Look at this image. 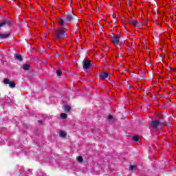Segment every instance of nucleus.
Wrapping results in <instances>:
<instances>
[{
	"label": "nucleus",
	"instance_id": "nucleus-10",
	"mask_svg": "<svg viewBox=\"0 0 176 176\" xmlns=\"http://www.w3.org/2000/svg\"><path fill=\"white\" fill-rule=\"evenodd\" d=\"M10 35V33H8V34H0V38L1 39H5L8 37H9V36Z\"/></svg>",
	"mask_w": 176,
	"mask_h": 176
},
{
	"label": "nucleus",
	"instance_id": "nucleus-11",
	"mask_svg": "<svg viewBox=\"0 0 176 176\" xmlns=\"http://www.w3.org/2000/svg\"><path fill=\"white\" fill-rule=\"evenodd\" d=\"M14 58H16V60H19V61H23V56H21V55L17 54L14 56Z\"/></svg>",
	"mask_w": 176,
	"mask_h": 176
},
{
	"label": "nucleus",
	"instance_id": "nucleus-9",
	"mask_svg": "<svg viewBox=\"0 0 176 176\" xmlns=\"http://www.w3.org/2000/svg\"><path fill=\"white\" fill-rule=\"evenodd\" d=\"M131 25H133V27H137L138 25V22L135 19H131L129 21Z\"/></svg>",
	"mask_w": 176,
	"mask_h": 176
},
{
	"label": "nucleus",
	"instance_id": "nucleus-20",
	"mask_svg": "<svg viewBox=\"0 0 176 176\" xmlns=\"http://www.w3.org/2000/svg\"><path fill=\"white\" fill-rule=\"evenodd\" d=\"M170 71H173V72H175L176 74V68L175 67H170Z\"/></svg>",
	"mask_w": 176,
	"mask_h": 176
},
{
	"label": "nucleus",
	"instance_id": "nucleus-16",
	"mask_svg": "<svg viewBox=\"0 0 176 176\" xmlns=\"http://www.w3.org/2000/svg\"><path fill=\"white\" fill-rule=\"evenodd\" d=\"M77 160L78 162H80V163H82V162H83V157L79 156L77 157Z\"/></svg>",
	"mask_w": 176,
	"mask_h": 176
},
{
	"label": "nucleus",
	"instance_id": "nucleus-4",
	"mask_svg": "<svg viewBox=\"0 0 176 176\" xmlns=\"http://www.w3.org/2000/svg\"><path fill=\"white\" fill-rule=\"evenodd\" d=\"M100 79L105 80V79H109V72H104L100 73Z\"/></svg>",
	"mask_w": 176,
	"mask_h": 176
},
{
	"label": "nucleus",
	"instance_id": "nucleus-15",
	"mask_svg": "<svg viewBox=\"0 0 176 176\" xmlns=\"http://www.w3.org/2000/svg\"><path fill=\"white\" fill-rule=\"evenodd\" d=\"M60 118H61L62 119H67V114H65V113H61V114H60Z\"/></svg>",
	"mask_w": 176,
	"mask_h": 176
},
{
	"label": "nucleus",
	"instance_id": "nucleus-12",
	"mask_svg": "<svg viewBox=\"0 0 176 176\" xmlns=\"http://www.w3.org/2000/svg\"><path fill=\"white\" fill-rule=\"evenodd\" d=\"M71 107L69 105H65V112H70Z\"/></svg>",
	"mask_w": 176,
	"mask_h": 176
},
{
	"label": "nucleus",
	"instance_id": "nucleus-7",
	"mask_svg": "<svg viewBox=\"0 0 176 176\" xmlns=\"http://www.w3.org/2000/svg\"><path fill=\"white\" fill-rule=\"evenodd\" d=\"M58 24H59V25H67V24L68 23H67V21H65V19L64 21V19L60 18L58 21Z\"/></svg>",
	"mask_w": 176,
	"mask_h": 176
},
{
	"label": "nucleus",
	"instance_id": "nucleus-6",
	"mask_svg": "<svg viewBox=\"0 0 176 176\" xmlns=\"http://www.w3.org/2000/svg\"><path fill=\"white\" fill-rule=\"evenodd\" d=\"M151 125L154 129H159V126H160V122L159 120L153 121Z\"/></svg>",
	"mask_w": 176,
	"mask_h": 176
},
{
	"label": "nucleus",
	"instance_id": "nucleus-19",
	"mask_svg": "<svg viewBox=\"0 0 176 176\" xmlns=\"http://www.w3.org/2000/svg\"><path fill=\"white\" fill-rule=\"evenodd\" d=\"M56 74H57L58 76H60V75H61V74H63V72H61V70H57Z\"/></svg>",
	"mask_w": 176,
	"mask_h": 176
},
{
	"label": "nucleus",
	"instance_id": "nucleus-1",
	"mask_svg": "<svg viewBox=\"0 0 176 176\" xmlns=\"http://www.w3.org/2000/svg\"><path fill=\"white\" fill-rule=\"evenodd\" d=\"M92 62L89 59H85L83 61V68L84 69H89L91 68Z\"/></svg>",
	"mask_w": 176,
	"mask_h": 176
},
{
	"label": "nucleus",
	"instance_id": "nucleus-13",
	"mask_svg": "<svg viewBox=\"0 0 176 176\" xmlns=\"http://www.w3.org/2000/svg\"><path fill=\"white\" fill-rule=\"evenodd\" d=\"M23 69L25 71H28V69H30V65H28V64L23 65Z\"/></svg>",
	"mask_w": 176,
	"mask_h": 176
},
{
	"label": "nucleus",
	"instance_id": "nucleus-22",
	"mask_svg": "<svg viewBox=\"0 0 176 176\" xmlns=\"http://www.w3.org/2000/svg\"><path fill=\"white\" fill-rule=\"evenodd\" d=\"M130 168H131V170H134V168H135V166H130Z\"/></svg>",
	"mask_w": 176,
	"mask_h": 176
},
{
	"label": "nucleus",
	"instance_id": "nucleus-8",
	"mask_svg": "<svg viewBox=\"0 0 176 176\" xmlns=\"http://www.w3.org/2000/svg\"><path fill=\"white\" fill-rule=\"evenodd\" d=\"M65 19L66 23L68 24V23L71 22L72 21V15H71V14L65 15Z\"/></svg>",
	"mask_w": 176,
	"mask_h": 176
},
{
	"label": "nucleus",
	"instance_id": "nucleus-2",
	"mask_svg": "<svg viewBox=\"0 0 176 176\" xmlns=\"http://www.w3.org/2000/svg\"><path fill=\"white\" fill-rule=\"evenodd\" d=\"M111 42L115 45V46H119L120 45V39L119 38V36H114L111 38Z\"/></svg>",
	"mask_w": 176,
	"mask_h": 176
},
{
	"label": "nucleus",
	"instance_id": "nucleus-17",
	"mask_svg": "<svg viewBox=\"0 0 176 176\" xmlns=\"http://www.w3.org/2000/svg\"><path fill=\"white\" fill-rule=\"evenodd\" d=\"M133 141H135V142L140 141V138L138 136H133Z\"/></svg>",
	"mask_w": 176,
	"mask_h": 176
},
{
	"label": "nucleus",
	"instance_id": "nucleus-3",
	"mask_svg": "<svg viewBox=\"0 0 176 176\" xmlns=\"http://www.w3.org/2000/svg\"><path fill=\"white\" fill-rule=\"evenodd\" d=\"M64 34H65V30H64V28H58L56 33V36H57V38H61V36H63Z\"/></svg>",
	"mask_w": 176,
	"mask_h": 176
},
{
	"label": "nucleus",
	"instance_id": "nucleus-18",
	"mask_svg": "<svg viewBox=\"0 0 176 176\" xmlns=\"http://www.w3.org/2000/svg\"><path fill=\"white\" fill-rule=\"evenodd\" d=\"M6 23H8L6 21H3L2 23H0V27H3Z\"/></svg>",
	"mask_w": 176,
	"mask_h": 176
},
{
	"label": "nucleus",
	"instance_id": "nucleus-5",
	"mask_svg": "<svg viewBox=\"0 0 176 176\" xmlns=\"http://www.w3.org/2000/svg\"><path fill=\"white\" fill-rule=\"evenodd\" d=\"M3 82L5 85H9L10 87H16V83L13 81L10 82L8 78H5Z\"/></svg>",
	"mask_w": 176,
	"mask_h": 176
},
{
	"label": "nucleus",
	"instance_id": "nucleus-23",
	"mask_svg": "<svg viewBox=\"0 0 176 176\" xmlns=\"http://www.w3.org/2000/svg\"><path fill=\"white\" fill-rule=\"evenodd\" d=\"M38 124H42V121L38 120Z\"/></svg>",
	"mask_w": 176,
	"mask_h": 176
},
{
	"label": "nucleus",
	"instance_id": "nucleus-21",
	"mask_svg": "<svg viewBox=\"0 0 176 176\" xmlns=\"http://www.w3.org/2000/svg\"><path fill=\"white\" fill-rule=\"evenodd\" d=\"M108 119H113V116H112V115L109 114L108 116Z\"/></svg>",
	"mask_w": 176,
	"mask_h": 176
},
{
	"label": "nucleus",
	"instance_id": "nucleus-14",
	"mask_svg": "<svg viewBox=\"0 0 176 176\" xmlns=\"http://www.w3.org/2000/svg\"><path fill=\"white\" fill-rule=\"evenodd\" d=\"M65 135H67V133H65V131H61L60 132V137H65Z\"/></svg>",
	"mask_w": 176,
	"mask_h": 176
}]
</instances>
